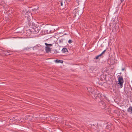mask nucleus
Here are the masks:
<instances>
[{"instance_id":"4be33fe9","label":"nucleus","mask_w":132,"mask_h":132,"mask_svg":"<svg viewBox=\"0 0 132 132\" xmlns=\"http://www.w3.org/2000/svg\"><path fill=\"white\" fill-rule=\"evenodd\" d=\"M9 51H7L8 52H9Z\"/></svg>"},{"instance_id":"5701e85b","label":"nucleus","mask_w":132,"mask_h":132,"mask_svg":"<svg viewBox=\"0 0 132 132\" xmlns=\"http://www.w3.org/2000/svg\"><path fill=\"white\" fill-rule=\"evenodd\" d=\"M46 25H49V24H47Z\"/></svg>"},{"instance_id":"f257e3e1","label":"nucleus","mask_w":132,"mask_h":132,"mask_svg":"<svg viewBox=\"0 0 132 132\" xmlns=\"http://www.w3.org/2000/svg\"><path fill=\"white\" fill-rule=\"evenodd\" d=\"M117 78L118 82L117 84V86L118 88H121L123 86L124 80L123 77L121 75V74H120L118 76Z\"/></svg>"},{"instance_id":"aec40b11","label":"nucleus","mask_w":132,"mask_h":132,"mask_svg":"<svg viewBox=\"0 0 132 132\" xmlns=\"http://www.w3.org/2000/svg\"><path fill=\"white\" fill-rule=\"evenodd\" d=\"M78 12H77L76 13V14H78Z\"/></svg>"},{"instance_id":"6e6552de","label":"nucleus","mask_w":132,"mask_h":132,"mask_svg":"<svg viewBox=\"0 0 132 132\" xmlns=\"http://www.w3.org/2000/svg\"><path fill=\"white\" fill-rule=\"evenodd\" d=\"M128 112L130 114H132V107L130 106L127 110Z\"/></svg>"},{"instance_id":"412c9836","label":"nucleus","mask_w":132,"mask_h":132,"mask_svg":"<svg viewBox=\"0 0 132 132\" xmlns=\"http://www.w3.org/2000/svg\"><path fill=\"white\" fill-rule=\"evenodd\" d=\"M114 63H111V64H113Z\"/></svg>"},{"instance_id":"393cba45","label":"nucleus","mask_w":132,"mask_h":132,"mask_svg":"<svg viewBox=\"0 0 132 132\" xmlns=\"http://www.w3.org/2000/svg\"><path fill=\"white\" fill-rule=\"evenodd\" d=\"M114 101H115V99H114Z\"/></svg>"},{"instance_id":"b1692460","label":"nucleus","mask_w":132,"mask_h":132,"mask_svg":"<svg viewBox=\"0 0 132 132\" xmlns=\"http://www.w3.org/2000/svg\"><path fill=\"white\" fill-rule=\"evenodd\" d=\"M42 25H44V24H43Z\"/></svg>"},{"instance_id":"4468645a","label":"nucleus","mask_w":132,"mask_h":132,"mask_svg":"<svg viewBox=\"0 0 132 132\" xmlns=\"http://www.w3.org/2000/svg\"><path fill=\"white\" fill-rule=\"evenodd\" d=\"M106 51V50H104V51L102 53H101V55H102L103 54H104V53Z\"/></svg>"},{"instance_id":"9b49d317","label":"nucleus","mask_w":132,"mask_h":132,"mask_svg":"<svg viewBox=\"0 0 132 132\" xmlns=\"http://www.w3.org/2000/svg\"><path fill=\"white\" fill-rule=\"evenodd\" d=\"M35 25V23L31 20L29 21L28 25Z\"/></svg>"},{"instance_id":"f3484780","label":"nucleus","mask_w":132,"mask_h":132,"mask_svg":"<svg viewBox=\"0 0 132 132\" xmlns=\"http://www.w3.org/2000/svg\"><path fill=\"white\" fill-rule=\"evenodd\" d=\"M59 42L60 43L61 42H63V40L62 39H61V40H59Z\"/></svg>"},{"instance_id":"39448f33","label":"nucleus","mask_w":132,"mask_h":132,"mask_svg":"<svg viewBox=\"0 0 132 132\" xmlns=\"http://www.w3.org/2000/svg\"><path fill=\"white\" fill-rule=\"evenodd\" d=\"M37 33L34 31H33L32 30H30L29 32L27 34V35L30 38H33L37 36Z\"/></svg>"},{"instance_id":"7ed1b4c3","label":"nucleus","mask_w":132,"mask_h":132,"mask_svg":"<svg viewBox=\"0 0 132 132\" xmlns=\"http://www.w3.org/2000/svg\"><path fill=\"white\" fill-rule=\"evenodd\" d=\"M99 105L101 106V108L103 109H104V110L106 111V113L109 112L110 110V109L108 108L106 109V106L105 103L103 101H101L99 102Z\"/></svg>"},{"instance_id":"2eb2a0df","label":"nucleus","mask_w":132,"mask_h":132,"mask_svg":"<svg viewBox=\"0 0 132 132\" xmlns=\"http://www.w3.org/2000/svg\"><path fill=\"white\" fill-rule=\"evenodd\" d=\"M59 2H60L61 3V6H63V3H62V1H59Z\"/></svg>"},{"instance_id":"6ab92c4d","label":"nucleus","mask_w":132,"mask_h":132,"mask_svg":"<svg viewBox=\"0 0 132 132\" xmlns=\"http://www.w3.org/2000/svg\"><path fill=\"white\" fill-rule=\"evenodd\" d=\"M125 68H122V71H123L125 70Z\"/></svg>"},{"instance_id":"f8f14e48","label":"nucleus","mask_w":132,"mask_h":132,"mask_svg":"<svg viewBox=\"0 0 132 132\" xmlns=\"http://www.w3.org/2000/svg\"><path fill=\"white\" fill-rule=\"evenodd\" d=\"M55 61L57 63H62L63 62H61V61H62L61 60H56Z\"/></svg>"},{"instance_id":"dca6fc26","label":"nucleus","mask_w":132,"mask_h":132,"mask_svg":"<svg viewBox=\"0 0 132 132\" xmlns=\"http://www.w3.org/2000/svg\"><path fill=\"white\" fill-rule=\"evenodd\" d=\"M68 42L69 43H71L72 42V40H69V41H68Z\"/></svg>"},{"instance_id":"1a4fd4ad","label":"nucleus","mask_w":132,"mask_h":132,"mask_svg":"<svg viewBox=\"0 0 132 132\" xmlns=\"http://www.w3.org/2000/svg\"><path fill=\"white\" fill-rule=\"evenodd\" d=\"M107 125L106 128L107 129H109L110 128L112 124L111 123L109 122L107 123Z\"/></svg>"},{"instance_id":"a211bd4d","label":"nucleus","mask_w":132,"mask_h":132,"mask_svg":"<svg viewBox=\"0 0 132 132\" xmlns=\"http://www.w3.org/2000/svg\"><path fill=\"white\" fill-rule=\"evenodd\" d=\"M121 2H123V1L124 0H121Z\"/></svg>"},{"instance_id":"423d86ee","label":"nucleus","mask_w":132,"mask_h":132,"mask_svg":"<svg viewBox=\"0 0 132 132\" xmlns=\"http://www.w3.org/2000/svg\"><path fill=\"white\" fill-rule=\"evenodd\" d=\"M45 44L46 46L45 47V50L47 53H48L49 52H50L51 50L50 48L49 47L50 46H52V44H49L46 43H45Z\"/></svg>"},{"instance_id":"20e7f679","label":"nucleus","mask_w":132,"mask_h":132,"mask_svg":"<svg viewBox=\"0 0 132 132\" xmlns=\"http://www.w3.org/2000/svg\"><path fill=\"white\" fill-rule=\"evenodd\" d=\"M94 98L95 99H100L101 96L100 92L96 90H94Z\"/></svg>"},{"instance_id":"ddd939ff","label":"nucleus","mask_w":132,"mask_h":132,"mask_svg":"<svg viewBox=\"0 0 132 132\" xmlns=\"http://www.w3.org/2000/svg\"><path fill=\"white\" fill-rule=\"evenodd\" d=\"M102 55H101V54L98 55H97V56H96L95 57V59L96 60L98 59L99 57L100 56H101Z\"/></svg>"},{"instance_id":"9d476101","label":"nucleus","mask_w":132,"mask_h":132,"mask_svg":"<svg viewBox=\"0 0 132 132\" xmlns=\"http://www.w3.org/2000/svg\"><path fill=\"white\" fill-rule=\"evenodd\" d=\"M68 51L67 49L65 48H63L62 50V52L63 53H65L67 52Z\"/></svg>"},{"instance_id":"f03ea898","label":"nucleus","mask_w":132,"mask_h":132,"mask_svg":"<svg viewBox=\"0 0 132 132\" xmlns=\"http://www.w3.org/2000/svg\"><path fill=\"white\" fill-rule=\"evenodd\" d=\"M30 27V30L34 31L37 34L38 32L40 29V26L39 25H29Z\"/></svg>"},{"instance_id":"0eeeda50","label":"nucleus","mask_w":132,"mask_h":132,"mask_svg":"<svg viewBox=\"0 0 132 132\" xmlns=\"http://www.w3.org/2000/svg\"><path fill=\"white\" fill-rule=\"evenodd\" d=\"M87 91L90 94H93L94 90H93V89L92 88L89 87L87 88Z\"/></svg>"}]
</instances>
